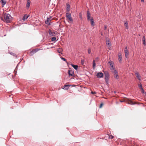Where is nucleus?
Returning <instances> with one entry per match:
<instances>
[{"label":"nucleus","instance_id":"obj_20","mask_svg":"<svg viewBox=\"0 0 146 146\" xmlns=\"http://www.w3.org/2000/svg\"><path fill=\"white\" fill-rule=\"evenodd\" d=\"M1 2L2 3L3 6L6 3V1L4 0H1Z\"/></svg>","mask_w":146,"mask_h":146},{"label":"nucleus","instance_id":"obj_11","mask_svg":"<svg viewBox=\"0 0 146 146\" xmlns=\"http://www.w3.org/2000/svg\"><path fill=\"white\" fill-rule=\"evenodd\" d=\"M138 86L139 88L141 89V92H142V93H143V94H144L145 93V92L144 91L143 89L142 88V85L141 84H139Z\"/></svg>","mask_w":146,"mask_h":146},{"label":"nucleus","instance_id":"obj_32","mask_svg":"<svg viewBox=\"0 0 146 146\" xmlns=\"http://www.w3.org/2000/svg\"><path fill=\"white\" fill-rule=\"evenodd\" d=\"M91 50L90 49V48L88 49V53L89 54H90V53H91Z\"/></svg>","mask_w":146,"mask_h":146},{"label":"nucleus","instance_id":"obj_31","mask_svg":"<svg viewBox=\"0 0 146 146\" xmlns=\"http://www.w3.org/2000/svg\"><path fill=\"white\" fill-rule=\"evenodd\" d=\"M109 138L110 139H111L113 138L114 137L113 136H112V135H109Z\"/></svg>","mask_w":146,"mask_h":146},{"label":"nucleus","instance_id":"obj_17","mask_svg":"<svg viewBox=\"0 0 146 146\" xmlns=\"http://www.w3.org/2000/svg\"><path fill=\"white\" fill-rule=\"evenodd\" d=\"M48 33L51 36H54V32H52L51 31L50 29L49 30Z\"/></svg>","mask_w":146,"mask_h":146},{"label":"nucleus","instance_id":"obj_39","mask_svg":"<svg viewBox=\"0 0 146 146\" xmlns=\"http://www.w3.org/2000/svg\"><path fill=\"white\" fill-rule=\"evenodd\" d=\"M141 1L142 2H144V0H141Z\"/></svg>","mask_w":146,"mask_h":146},{"label":"nucleus","instance_id":"obj_7","mask_svg":"<svg viewBox=\"0 0 146 146\" xmlns=\"http://www.w3.org/2000/svg\"><path fill=\"white\" fill-rule=\"evenodd\" d=\"M51 20V18H47V20L45 21L46 24H48V25H50V21Z\"/></svg>","mask_w":146,"mask_h":146},{"label":"nucleus","instance_id":"obj_25","mask_svg":"<svg viewBox=\"0 0 146 146\" xmlns=\"http://www.w3.org/2000/svg\"><path fill=\"white\" fill-rule=\"evenodd\" d=\"M124 25L126 29H128V24L127 22H125V23Z\"/></svg>","mask_w":146,"mask_h":146},{"label":"nucleus","instance_id":"obj_21","mask_svg":"<svg viewBox=\"0 0 146 146\" xmlns=\"http://www.w3.org/2000/svg\"><path fill=\"white\" fill-rule=\"evenodd\" d=\"M119 58H118V60L119 61V62L121 63V62L122 61V57L121 56V55H119Z\"/></svg>","mask_w":146,"mask_h":146},{"label":"nucleus","instance_id":"obj_6","mask_svg":"<svg viewBox=\"0 0 146 146\" xmlns=\"http://www.w3.org/2000/svg\"><path fill=\"white\" fill-rule=\"evenodd\" d=\"M106 44L108 46H111L110 44V41L109 38L106 37Z\"/></svg>","mask_w":146,"mask_h":146},{"label":"nucleus","instance_id":"obj_28","mask_svg":"<svg viewBox=\"0 0 146 146\" xmlns=\"http://www.w3.org/2000/svg\"><path fill=\"white\" fill-rule=\"evenodd\" d=\"M136 16L139 18L140 16V15L139 12H137L136 13Z\"/></svg>","mask_w":146,"mask_h":146},{"label":"nucleus","instance_id":"obj_30","mask_svg":"<svg viewBox=\"0 0 146 146\" xmlns=\"http://www.w3.org/2000/svg\"><path fill=\"white\" fill-rule=\"evenodd\" d=\"M61 58L63 61H65L67 63H68L67 62V61L63 57H61Z\"/></svg>","mask_w":146,"mask_h":146},{"label":"nucleus","instance_id":"obj_8","mask_svg":"<svg viewBox=\"0 0 146 146\" xmlns=\"http://www.w3.org/2000/svg\"><path fill=\"white\" fill-rule=\"evenodd\" d=\"M96 76L98 78H101L103 77V74L102 72H100L97 74Z\"/></svg>","mask_w":146,"mask_h":146},{"label":"nucleus","instance_id":"obj_34","mask_svg":"<svg viewBox=\"0 0 146 146\" xmlns=\"http://www.w3.org/2000/svg\"><path fill=\"white\" fill-rule=\"evenodd\" d=\"M10 54L13 56H15V54L13 52H10Z\"/></svg>","mask_w":146,"mask_h":146},{"label":"nucleus","instance_id":"obj_24","mask_svg":"<svg viewBox=\"0 0 146 146\" xmlns=\"http://www.w3.org/2000/svg\"><path fill=\"white\" fill-rule=\"evenodd\" d=\"M96 64L95 63V60H94L93 61V67L94 68H95L96 66Z\"/></svg>","mask_w":146,"mask_h":146},{"label":"nucleus","instance_id":"obj_41","mask_svg":"<svg viewBox=\"0 0 146 146\" xmlns=\"http://www.w3.org/2000/svg\"><path fill=\"white\" fill-rule=\"evenodd\" d=\"M101 35H102V33H101Z\"/></svg>","mask_w":146,"mask_h":146},{"label":"nucleus","instance_id":"obj_27","mask_svg":"<svg viewBox=\"0 0 146 146\" xmlns=\"http://www.w3.org/2000/svg\"><path fill=\"white\" fill-rule=\"evenodd\" d=\"M57 51L58 53H61L62 52V50L60 48H59L57 49Z\"/></svg>","mask_w":146,"mask_h":146},{"label":"nucleus","instance_id":"obj_10","mask_svg":"<svg viewBox=\"0 0 146 146\" xmlns=\"http://www.w3.org/2000/svg\"><path fill=\"white\" fill-rule=\"evenodd\" d=\"M40 49H34L32 51H31L30 52V53L31 54H34V53H36V52H37L39 50H40Z\"/></svg>","mask_w":146,"mask_h":146},{"label":"nucleus","instance_id":"obj_2","mask_svg":"<svg viewBox=\"0 0 146 146\" xmlns=\"http://www.w3.org/2000/svg\"><path fill=\"white\" fill-rule=\"evenodd\" d=\"M87 19L88 21L90 20L91 24L92 26H94V21L92 17H91V19H90V13L89 12V11H87Z\"/></svg>","mask_w":146,"mask_h":146},{"label":"nucleus","instance_id":"obj_15","mask_svg":"<svg viewBox=\"0 0 146 146\" xmlns=\"http://www.w3.org/2000/svg\"><path fill=\"white\" fill-rule=\"evenodd\" d=\"M30 5V2L29 0H27V4L26 5V7L28 8H29Z\"/></svg>","mask_w":146,"mask_h":146},{"label":"nucleus","instance_id":"obj_43","mask_svg":"<svg viewBox=\"0 0 146 146\" xmlns=\"http://www.w3.org/2000/svg\"><path fill=\"white\" fill-rule=\"evenodd\" d=\"M114 93H116V92H114Z\"/></svg>","mask_w":146,"mask_h":146},{"label":"nucleus","instance_id":"obj_38","mask_svg":"<svg viewBox=\"0 0 146 146\" xmlns=\"http://www.w3.org/2000/svg\"><path fill=\"white\" fill-rule=\"evenodd\" d=\"M57 31H56L54 32V35H55V34H56L57 33Z\"/></svg>","mask_w":146,"mask_h":146},{"label":"nucleus","instance_id":"obj_3","mask_svg":"<svg viewBox=\"0 0 146 146\" xmlns=\"http://www.w3.org/2000/svg\"><path fill=\"white\" fill-rule=\"evenodd\" d=\"M105 74V79L106 82L108 83V82L109 77V74L108 72L106 71L104 73Z\"/></svg>","mask_w":146,"mask_h":146},{"label":"nucleus","instance_id":"obj_1","mask_svg":"<svg viewBox=\"0 0 146 146\" xmlns=\"http://www.w3.org/2000/svg\"><path fill=\"white\" fill-rule=\"evenodd\" d=\"M4 19L7 23H10L12 21V17L9 14L5 13L4 15Z\"/></svg>","mask_w":146,"mask_h":146},{"label":"nucleus","instance_id":"obj_18","mask_svg":"<svg viewBox=\"0 0 146 146\" xmlns=\"http://www.w3.org/2000/svg\"><path fill=\"white\" fill-rule=\"evenodd\" d=\"M29 16L27 15H25L24 16L23 19H22L24 21L25 20H26L28 18V17Z\"/></svg>","mask_w":146,"mask_h":146},{"label":"nucleus","instance_id":"obj_37","mask_svg":"<svg viewBox=\"0 0 146 146\" xmlns=\"http://www.w3.org/2000/svg\"><path fill=\"white\" fill-rule=\"evenodd\" d=\"M96 92H91V93L92 94H96Z\"/></svg>","mask_w":146,"mask_h":146},{"label":"nucleus","instance_id":"obj_5","mask_svg":"<svg viewBox=\"0 0 146 146\" xmlns=\"http://www.w3.org/2000/svg\"><path fill=\"white\" fill-rule=\"evenodd\" d=\"M113 72V75L114 78L117 79H119L118 75V72L116 70H114V71Z\"/></svg>","mask_w":146,"mask_h":146},{"label":"nucleus","instance_id":"obj_14","mask_svg":"<svg viewBox=\"0 0 146 146\" xmlns=\"http://www.w3.org/2000/svg\"><path fill=\"white\" fill-rule=\"evenodd\" d=\"M127 103L128 104L131 105H134L135 104V103L133 102L132 101L129 100H128L127 102Z\"/></svg>","mask_w":146,"mask_h":146},{"label":"nucleus","instance_id":"obj_33","mask_svg":"<svg viewBox=\"0 0 146 146\" xmlns=\"http://www.w3.org/2000/svg\"><path fill=\"white\" fill-rule=\"evenodd\" d=\"M104 29L105 30H106L107 29V26L106 25H104Z\"/></svg>","mask_w":146,"mask_h":146},{"label":"nucleus","instance_id":"obj_9","mask_svg":"<svg viewBox=\"0 0 146 146\" xmlns=\"http://www.w3.org/2000/svg\"><path fill=\"white\" fill-rule=\"evenodd\" d=\"M124 52L125 54V56L126 58H127L129 55V52L127 47H125V48Z\"/></svg>","mask_w":146,"mask_h":146},{"label":"nucleus","instance_id":"obj_16","mask_svg":"<svg viewBox=\"0 0 146 146\" xmlns=\"http://www.w3.org/2000/svg\"><path fill=\"white\" fill-rule=\"evenodd\" d=\"M68 73L69 75V76H72L74 74V73L72 71H70V70H68Z\"/></svg>","mask_w":146,"mask_h":146},{"label":"nucleus","instance_id":"obj_35","mask_svg":"<svg viewBox=\"0 0 146 146\" xmlns=\"http://www.w3.org/2000/svg\"><path fill=\"white\" fill-rule=\"evenodd\" d=\"M103 105V104L102 103L100 105V108H102Z\"/></svg>","mask_w":146,"mask_h":146},{"label":"nucleus","instance_id":"obj_36","mask_svg":"<svg viewBox=\"0 0 146 146\" xmlns=\"http://www.w3.org/2000/svg\"><path fill=\"white\" fill-rule=\"evenodd\" d=\"M79 16H80V18L81 19L82 18V15H81V14H79Z\"/></svg>","mask_w":146,"mask_h":146},{"label":"nucleus","instance_id":"obj_13","mask_svg":"<svg viewBox=\"0 0 146 146\" xmlns=\"http://www.w3.org/2000/svg\"><path fill=\"white\" fill-rule=\"evenodd\" d=\"M136 77L139 80H141V76L139 74V72H137L135 73Z\"/></svg>","mask_w":146,"mask_h":146},{"label":"nucleus","instance_id":"obj_22","mask_svg":"<svg viewBox=\"0 0 146 146\" xmlns=\"http://www.w3.org/2000/svg\"><path fill=\"white\" fill-rule=\"evenodd\" d=\"M142 41L143 42V43L144 45H146V43H145V37L144 36L142 38Z\"/></svg>","mask_w":146,"mask_h":146},{"label":"nucleus","instance_id":"obj_42","mask_svg":"<svg viewBox=\"0 0 146 146\" xmlns=\"http://www.w3.org/2000/svg\"><path fill=\"white\" fill-rule=\"evenodd\" d=\"M123 102V101H121V102Z\"/></svg>","mask_w":146,"mask_h":146},{"label":"nucleus","instance_id":"obj_12","mask_svg":"<svg viewBox=\"0 0 146 146\" xmlns=\"http://www.w3.org/2000/svg\"><path fill=\"white\" fill-rule=\"evenodd\" d=\"M66 5L67 6L66 12L69 13L70 10V5H69L68 3H67L66 4Z\"/></svg>","mask_w":146,"mask_h":146},{"label":"nucleus","instance_id":"obj_4","mask_svg":"<svg viewBox=\"0 0 146 146\" xmlns=\"http://www.w3.org/2000/svg\"><path fill=\"white\" fill-rule=\"evenodd\" d=\"M71 14L70 13L67 12L66 13V17L70 21H73V19L71 16Z\"/></svg>","mask_w":146,"mask_h":146},{"label":"nucleus","instance_id":"obj_19","mask_svg":"<svg viewBox=\"0 0 146 146\" xmlns=\"http://www.w3.org/2000/svg\"><path fill=\"white\" fill-rule=\"evenodd\" d=\"M110 68L111 70H113V71H114V70H115L114 67L112 63L110 64Z\"/></svg>","mask_w":146,"mask_h":146},{"label":"nucleus","instance_id":"obj_26","mask_svg":"<svg viewBox=\"0 0 146 146\" xmlns=\"http://www.w3.org/2000/svg\"><path fill=\"white\" fill-rule=\"evenodd\" d=\"M69 86V85H65L64 86V88L65 90H67L68 89V87Z\"/></svg>","mask_w":146,"mask_h":146},{"label":"nucleus","instance_id":"obj_40","mask_svg":"<svg viewBox=\"0 0 146 146\" xmlns=\"http://www.w3.org/2000/svg\"><path fill=\"white\" fill-rule=\"evenodd\" d=\"M98 57H97V58H96V59H98Z\"/></svg>","mask_w":146,"mask_h":146},{"label":"nucleus","instance_id":"obj_23","mask_svg":"<svg viewBox=\"0 0 146 146\" xmlns=\"http://www.w3.org/2000/svg\"><path fill=\"white\" fill-rule=\"evenodd\" d=\"M71 65L72 66V67L75 69V70H77L78 68V66L77 65H74L73 64H72Z\"/></svg>","mask_w":146,"mask_h":146},{"label":"nucleus","instance_id":"obj_29","mask_svg":"<svg viewBox=\"0 0 146 146\" xmlns=\"http://www.w3.org/2000/svg\"><path fill=\"white\" fill-rule=\"evenodd\" d=\"M56 39V38L55 37H53L52 38L51 40L52 41H55Z\"/></svg>","mask_w":146,"mask_h":146}]
</instances>
